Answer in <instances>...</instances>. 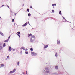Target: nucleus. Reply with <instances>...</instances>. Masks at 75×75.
<instances>
[{"label": "nucleus", "mask_w": 75, "mask_h": 75, "mask_svg": "<svg viewBox=\"0 0 75 75\" xmlns=\"http://www.w3.org/2000/svg\"><path fill=\"white\" fill-rule=\"evenodd\" d=\"M30 36H31V38L30 39V41L31 42H33L35 40V36L32 35V34H30Z\"/></svg>", "instance_id": "nucleus-1"}, {"label": "nucleus", "mask_w": 75, "mask_h": 75, "mask_svg": "<svg viewBox=\"0 0 75 75\" xmlns=\"http://www.w3.org/2000/svg\"><path fill=\"white\" fill-rule=\"evenodd\" d=\"M31 54L32 56H35V55H37V54L35 53L34 52H31Z\"/></svg>", "instance_id": "nucleus-2"}, {"label": "nucleus", "mask_w": 75, "mask_h": 75, "mask_svg": "<svg viewBox=\"0 0 75 75\" xmlns=\"http://www.w3.org/2000/svg\"><path fill=\"white\" fill-rule=\"evenodd\" d=\"M45 69V72L46 73H48L49 72V70H48V67H46Z\"/></svg>", "instance_id": "nucleus-3"}, {"label": "nucleus", "mask_w": 75, "mask_h": 75, "mask_svg": "<svg viewBox=\"0 0 75 75\" xmlns=\"http://www.w3.org/2000/svg\"><path fill=\"white\" fill-rule=\"evenodd\" d=\"M15 71H16V69H15L13 70L12 71H10V73L11 74H13V73H14V72Z\"/></svg>", "instance_id": "nucleus-4"}, {"label": "nucleus", "mask_w": 75, "mask_h": 75, "mask_svg": "<svg viewBox=\"0 0 75 75\" xmlns=\"http://www.w3.org/2000/svg\"><path fill=\"white\" fill-rule=\"evenodd\" d=\"M48 47V45H45L44 46V48L45 49V48H47V47Z\"/></svg>", "instance_id": "nucleus-5"}, {"label": "nucleus", "mask_w": 75, "mask_h": 75, "mask_svg": "<svg viewBox=\"0 0 75 75\" xmlns=\"http://www.w3.org/2000/svg\"><path fill=\"white\" fill-rule=\"evenodd\" d=\"M28 23V22H26V23H25V24H24L23 25H22L23 27H25Z\"/></svg>", "instance_id": "nucleus-6"}, {"label": "nucleus", "mask_w": 75, "mask_h": 75, "mask_svg": "<svg viewBox=\"0 0 75 75\" xmlns=\"http://www.w3.org/2000/svg\"><path fill=\"white\" fill-rule=\"evenodd\" d=\"M11 47H9L8 49V50L10 51L11 50Z\"/></svg>", "instance_id": "nucleus-7"}, {"label": "nucleus", "mask_w": 75, "mask_h": 75, "mask_svg": "<svg viewBox=\"0 0 75 75\" xmlns=\"http://www.w3.org/2000/svg\"><path fill=\"white\" fill-rule=\"evenodd\" d=\"M57 44H59L60 43V42L59 41V40H58L57 41Z\"/></svg>", "instance_id": "nucleus-8"}, {"label": "nucleus", "mask_w": 75, "mask_h": 75, "mask_svg": "<svg viewBox=\"0 0 75 75\" xmlns=\"http://www.w3.org/2000/svg\"><path fill=\"white\" fill-rule=\"evenodd\" d=\"M17 65H19L20 64V62H17Z\"/></svg>", "instance_id": "nucleus-9"}, {"label": "nucleus", "mask_w": 75, "mask_h": 75, "mask_svg": "<svg viewBox=\"0 0 75 75\" xmlns=\"http://www.w3.org/2000/svg\"><path fill=\"white\" fill-rule=\"evenodd\" d=\"M8 40H9L8 39H7V40L4 41V42H8Z\"/></svg>", "instance_id": "nucleus-10"}, {"label": "nucleus", "mask_w": 75, "mask_h": 75, "mask_svg": "<svg viewBox=\"0 0 75 75\" xmlns=\"http://www.w3.org/2000/svg\"><path fill=\"white\" fill-rule=\"evenodd\" d=\"M21 49H22L23 50H25V48H24V47H21Z\"/></svg>", "instance_id": "nucleus-11"}, {"label": "nucleus", "mask_w": 75, "mask_h": 75, "mask_svg": "<svg viewBox=\"0 0 75 75\" xmlns=\"http://www.w3.org/2000/svg\"><path fill=\"white\" fill-rule=\"evenodd\" d=\"M58 66H56L55 67V69H58Z\"/></svg>", "instance_id": "nucleus-12"}, {"label": "nucleus", "mask_w": 75, "mask_h": 75, "mask_svg": "<svg viewBox=\"0 0 75 75\" xmlns=\"http://www.w3.org/2000/svg\"><path fill=\"white\" fill-rule=\"evenodd\" d=\"M3 46L4 47H5L6 46V43H4V45H3Z\"/></svg>", "instance_id": "nucleus-13"}, {"label": "nucleus", "mask_w": 75, "mask_h": 75, "mask_svg": "<svg viewBox=\"0 0 75 75\" xmlns=\"http://www.w3.org/2000/svg\"><path fill=\"white\" fill-rule=\"evenodd\" d=\"M0 34L2 35H4L3 33H2V32H0Z\"/></svg>", "instance_id": "nucleus-14"}, {"label": "nucleus", "mask_w": 75, "mask_h": 75, "mask_svg": "<svg viewBox=\"0 0 75 75\" xmlns=\"http://www.w3.org/2000/svg\"><path fill=\"white\" fill-rule=\"evenodd\" d=\"M27 11L28 12H29V11H30V9L29 8H28L27 9Z\"/></svg>", "instance_id": "nucleus-15"}, {"label": "nucleus", "mask_w": 75, "mask_h": 75, "mask_svg": "<svg viewBox=\"0 0 75 75\" xmlns=\"http://www.w3.org/2000/svg\"><path fill=\"white\" fill-rule=\"evenodd\" d=\"M30 36V34H28V37H29Z\"/></svg>", "instance_id": "nucleus-16"}, {"label": "nucleus", "mask_w": 75, "mask_h": 75, "mask_svg": "<svg viewBox=\"0 0 75 75\" xmlns=\"http://www.w3.org/2000/svg\"><path fill=\"white\" fill-rule=\"evenodd\" d=\"M1 67H4V64H1Z\"/></svg>", "instance_id": "nucleus-17"}, {"label": "nucleus", "mask_w": 75, "mask_h": 75, "mask_svg": "<svg viewBox=\"0 0 75 75\" xmlns=\"http://www.w3.org/2000/svg\"><path fill=\"white\" fill-rule=\"evenodd\" d=\"M55 55L56 57H57V56H58V55L57 54V53H56L55 54Z\"/></svg>", "instance_id": "nucleus-18"}, {"label": "nucleus", "mask_w": 75, "mask_h": 75, "mask_svg": "<svg viewBox=\"0 0 75 75\" xmlns=\"http://www.w3.org/2000/svg\"><path fill=\"white\" fill-rule=\"evenodd\" d=\"M17 33H18V34H19V35H20L21 34L20 32H17Z\"/></svg>", "instance_id": "nucleus-19"}, {"label": "nucleus", "mask_w": 75, "mask_h": 75, "mask_svg": "<svg viewBox=\"0 0 75 75\" xmlns=\"http://www.w3.org/2000/svg\"><path fill=\"white\" fill-rule=\"evenodd\" d=\"M52 6H56V4H52Z\"/></svg>", "instance_id": "nucleus-20"}, {"label": "nucleus", "mask_w": 75, "mask_h": 75, "mask_svg": "<svg viewBox=\"0 0 75 75\" xmlns=\"http://www.w3.org/2000/svg\"><path fill=\"white\" fill-rule=\"evenodd\" d=\"M30 51H33V48H31L30 49Z\"/></svg>", "instance_id": "nucleus-21"}, {"label": "nucleus", "mask_w": 75, "mask_h": 75, "mask_svg": "<svg viewBox=\"0 0 75 75\" xmlns=\"http://www.w3.org/2000/svg\"><path fill=\"white\" fill-rule=\"evenodd\" d=\"M28 16H31V14H30V13H28Z\"/></svg>", "instance_id": "nucleus-22"}, {"label": "nucleus", "mask_w": 75, "mask_h": 75, "mask_svg": "<svg viewBox=\"0 0 75 75\" xmlns=\"http://www.w3.org/2000/svg\"><path fill=\"white\" fill-rule=\"evenodd\" d=\"M59 14H62V13H61V11H60L59 12Z\"/></svg>", "instance_id": "nucleus-23"}, {"label": "nucleus", "mask_w": 75, "mask_h": 75, "mask_svg": "<svg viewBox=\"0 0 75 75\" xmlns=\"http://www.w3.org/2000/svg\"><path fill=\"white\" fill-rule=\"evenodd\" d=\"M52 13H54V10H52Z\"/></svg>", "instance_id": "nucleus-24"}, {"label": "nucleus", "mask_w": 75, "mask_h": 75, "mask_svg": "<svg viewBox=\"0 0 75 75\" xmlns=\"http://www.w3.org/2000/svg\"><path fill=\"white\" fill-rule=\"evenodd\" d=\"M12 22H14V19H13L12 20Z\"/></svg>", "instance_id": "nucleus-25"}, {"label": "nucleus", "mask_w": 75, "mask_h": 75, "mask_svg": "<svg viewBox=\"0 0 75 75\" xmlns=\"http://www.w3.org/2000/svg\"><path fill=\"white\" fill-rule=\"evenodd\" d=\"M16 34L17 35H18L19 37H20V35L18 34V33H16Z\"/></svg>", "instance_id": "nucleus-26"}, {"label": "nucleus", "mask_w": 75, "mask_h": 75, "mask_svg": "<svg viewBox=\"0 0 75 75\" xmlns=\"http://www.w3.org/2000/svg\"><path fill=\"white\" fill-rule=\"evenodd\" d=\"M10 36H9L8 38V39L9 40V39H10Z\"/></svg>", "instance_id": "nucleus-27"}, {"label": "nucleus", "mask_w": 75, "mask_h": 75, "mask_svg": "<svg viewBox=\"0 0 75 75\" xmlns=\"http://www.w3.org/2000/svg\"><path fill=\"white\" fill-rule=\"evenodd\" d=\"M26 54H28V52H25Z\"/></svg>", "instance_id": "nucleus-28"}, {"label": "nucleus", "mask_w": 75, "mask_h": 75, "mask_svg": "<svg viewBox=\"0 0 75 75\" xmlns=\"http://www.w3.org/2000/svg\"><path fill=\"white\" fill-rule=\"evenodd\" d=\"M7 58L8 59L9 58V56H7Z\"/></svg>", "instance_id": "nucleus-29"}, {"label": "nucleus", "mask_w": 75, "mask_h": 75, "mask_svg": "<svg viewBox=\"0 0 75 75\" xmlns=\"http://www.w3.org/2000/svg\"><path fill=\"white\" fill-rule=\"evenodd\" d=\"M30 8H33V7H32V6H30Z\"/></svg>", "instance_id": "nucleus-30"}, {"label": "nucleus", "mask_w": 75, "mask_h": 75, "mask_svg": "<svg viewBox=\"0 0 75 75\" xmlns=\"http://www.w3.org/2000/svg\"><path fill=\"white\" fill-rule=\"evenodd\" d=\"M7 6L8 8H10V7H9V6H8L7 5Z\"/></svg>", "instance_id": "nucleus-31"}, {"label": "nucleus", "mask_w": 75, "mask_h": 75, "mask_svg": "<svg viewBox=\"0 0 75 75\" xmlns=\"http://www.w3.org/2000/svg\"><path fill=\"white\" fill-rule=\"evenodd\" d=\"M1 44H2L1 43H0V46H1Z\"/></svg>", "instance_id": "nucleus-32"}, {"label": "nucleus", "mask_w": 75, "mask_h": 75, "mask_svg": "<svg viewBox=\"0 0 75 75\" xmlns=\"http://www.w3.org/2000/svg\"><path fill=\"white\" fill-rule=\"evenodd\" d=\"M3 6H4V5H3L2 6H1V7H3Z\"/></svg>", "instance_id": "nucleus-33"}, {"label": "nucleus", "mask_w": 75, "mask_h": 75, "mask_svg": "<svg viewBox=\"0 0 75 75\" xmlns=\"http://www.w3.org/2000/svg\"><path fill=\"white\" fill-rule=\"evenodd\" d=\"M23 75H24V74H25L24 73V72H23Z\"/></svg>", "instance_id": "nucleus-34"}, {"label": "nucleus", "mask_w": 75, "mask_h": 75, "mask_svg": "<svg viewBox=\"0 0 75 75\" xmlns=\"http://www.w3.org/2000/svg\"><path fill=\"white\" fill-rule=\"evenodd\" d=\"M27 50H28V49H26V50H25V51H27Z\"/></svg>", "instance_id": "nucleus-35"}, {"label": "nucleus", "mask_w": 75, "mask_h": 75, "mask_svg": "<svg viewBox=\"0 0 75 75\" xmlns=\"http://www.w3.org/2000/svg\"><path fill=\"white\" fill-rule=\"evenodd\" d=\"M26 74H27V71H26Z\"/></svg>", "instance_id": "nucleus-36"}, {"label": "nucleus", "mask_w": 75, "mask_h": 75, "mask_svg": "<svg viewBox=\"0 0 75 75\" xmlns=\"http://www.w3.org/2000/svg\"><path fill=\"white\" fill-rule=\"evenodd\" d=\"M63 18H64H64H64V17H63Z\"/></svg>", "instance_id": "nucleus-37"}, {"label": "nucleus", "mask_w": 75, "mask_h": 75, "mask_svg": "<svg viewBox=\"0 0 75 75\" xmlns=\"http://www.w3.org/2000/svg\"><path fill=\"white\" fill-rule=\"evenodd\" d=\"M65 20V21H66L67 20H66V19H65V18H64Z\"/></svg>", "instance_id": "nucleus-38"}, {"label": "nucleus", "mask_w": 75, "mask_h": 75, "mask_svg": "<svg viewBox=\"0 0 75 75\" xmlns=\"http://www.w3.org/2000/svg\"><path fill=\"white\" fill-rule=\"evenodd\" d=\"M15 49H13V51H15Z\"/></svg>", "instance_id": "nucleus-39"}, {"label": "nucleus", "mask_w": 75, "mask_h": 75, "mask_svg": "<svg viewBox=\"0 0 75 75\" xmlns=\"http://www.w3.org/2000/svg\"><path fill=\"white\" fill-rule=\"evenodd\" d=\"M1 50V48H0V50Z\"/></svg>", "instance_id": "nucleus-40"}, {"label": "nucleus", "mask_w": 75, "mask_h": 75, "mask_svg": "<svg viewBox=\"0 0 75 75\" xmlns=\"http://www.w3.org/2000/svg\"><path fill=\"white\" fill-rule=\"evenodd\" d=\"M28 24H29V22H28Z\"/></svg>", "instance_id": "nucleus-41"}, {"label": "nucleus", "mask_w": 75, "mask_h": 75, "mask_svg": "<svg viewBox=\"0 0 75 75\" xmlns=\"http://www.w3.org/2000/svg\"><path fill=\"white\" fill-rule=\"evenodd\" d=\"M74 30V29H73V28H72V29H71V30Z\"/></svg>", "instance_id": "nucleus-42"}, {"label": "nucleus", "mask_w": 75, "mask_h": 75, "mask_svg": "<svg viewBox=\"0 0 75 75\" xmlns=\"http://www.w3.org/2000/svg\"><path fill=\"white\" fill-rule=\"evenodd\" d=\"M6 59L7 60V59Z\"/></svg>", "instance_id": "nucleus-43"}, {"label": "nucleus", "mask_w": 75, "mask_h": 75, "mask_svg": "<svg viewBox=\"0 0 75 75\" xmlns=\"http://www.w3.org/2000/svg\"><path fill=\"white\" fill-rule=\"evenodd\" d=\"M0 18H1V17L0 16Z\"/></svg>", "instance_id": "nucleus-44"}]
</instances>
